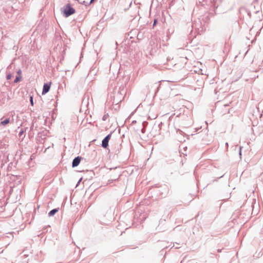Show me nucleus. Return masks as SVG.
<instances>
[{
	"instance_id": "6",
	"label": "nucleus",
	"mask_w": 263,
	"mask_h": 263,
	"mask_svg": "<svg viewBox=\"0 0 263 263\" xmlns=\"http://www.w3.org/2000/svg\"><path fill=\"white\" fill-rule=\"evenodd\" d=\"M9 122V119H6L5 120L2 121L0 123V125H2V126H5L6 124H7Z\"/></svg>"
},
{
	"instance_id": "1",
	"label": "nucleus",
	"mask_w": 263,
	"mask_h": 263,
	"mask_svg": "<svg viewBox=\"0 0 263 263\" xmlns=\"http://www.w3.org/2000/svg\"><path fill=\"white\" fill-rule=\"evenodd\" d=\"M62 11L65 17H68L76 12L75 9L70 3L67 4L62 9Z\"/></svg>"
},
{
	"instance_id": "8",
	"label": "nucleus",
	"mask_w": 263,
	"mask_h": 263,
	"mask_svg": "<svg viewBox=\"0 0 263 263\" xmlns=\"http://www.w3.org/2000/svg\"><path fill=\"white\" fill-rule=\"evenodd\" d=\"M30 103H31L32 106H33V97H30Z\"/></svg>"
},
{
	"instance_id": "2",
	"label": "nucleus",
	"mask_w": 263,
	"mask_h": 263,
	"mask_svg": "<svg viewBox=\"0 0 263 263\" xmlns=\"http://www.w3.org/2000/svg\"><path fill=\"white\" fill-rule=\"evenodd\" d=\"M51 84V82L44 84L42 93L43 95H45L49 91Z\"/></svg>"
},
{
	"instance_id": "10",
	"label": "nucleus",
	"mask_w": 263,
	"mask_h": 263,
	"mask_svg": "<svg viewBox=\"0 0 263 263\" xmlns=\"http://www.w3.org/2000/svg\"><path fill=\"white\" fill-rule=\"evenodd\" d=\"M23 133V131H22V132H20V135L21 136Z\"/></svg>"
},
{
	"instance_id": "12",
	"label": "nucleus",
	"mask_w": 263,
	"mask_h": 263,
	"mask_svg": "<svg viewBox=\"0 0 263 263\" xmlns=\"http://www.w3.org/2000/svg\"><path fill=\"white\" fill-rule=\"evenodd\" d=\"M14 82L15 83H16V77L15 78V80H14Z\"/></svg>"
},
{
	"instance_id": "11",
	"label": "nucleus",
	"mask_w": 263,
	"mask_h": 263,
	"mask_svg": "<svg viewBox=\"0 0 263 263\" xmlns=\"http://www.w3.org/2000/svg\"><path fill=\"white\" fill-rule=\"evenodd\" d=\"M17 82L20 81V78L17 77Z\"/></svg>"
},
{
	"instance_id": "3",
	"label": "nucleus",
	"mask_w": 263,
	"mask_h": 263,
	"mask_svg": "<svg viewBox=\"0 0 263 263\" xmlns=\"http://www.w3.org/2000/svg\"><path fill=\"white\" fill-rule=\"evenodd\" d=\"M111 138V135H108L102 141V146L104 148H107L108 145V142Z\"/></svg>"
},
{
	"instance_id": "7",
	"label": "nucleus",
	"mask_w": 263,
	"mask_h": 263,
	"mask_svg": "<svg viewBox=\"0 0 263 263\" xmlns=\"http://www.w3.org/2000/svg\"><path fill=\"white\" fill-rule=\"evenodd\" d=\"M93 1H94V0H91L90 2H89V3H86L85 1H82V2H80V3H81L82 4H83V5H87V4H91Z\"/></svg>"
},
{
	"instance_id": "5",
	"label": "nucleus",
	"mask_w": 263,
	"mask_h": 263,
	"mask_svg": "<svg viewBox=\"0 0 263 263\" xmlns=\"http://www.w3.org/2000/svg\"><path fill=\"white\" fill-rule=\"evenodd\" d=\"M58 209H53L49 212L48 215L49 216H53L57 212H58Z\"/></svg>"
},
{
	"instance_id": "9",
	"label": "nucleus",
	"mask_w": 263,
	"mask_h": 263,
	"mask_svg": "<svg viewBox=\"0 0 263 263\" xmlns=\"http://www.w3.org/2000/svg\"><path fill=\"white\" fill-rule=\"evenodd\" d=\"M11 78V75L10 74H9L7 76V79L9 80Z\"/></svg>"
},
{
	"instance_id": "4",
	"label": "nucleus",
	"mask_w": 263,
	"mask_h": 263,
	"mask_svg": "<svg viewBox=\"0 0 263 263\" xmlns=\"http://www.w3.org/2000/svg\"><path fill=\"white\" fill-rule=\"evenodd\" d=\"M81 158L80 157H77L76 158H75L73 160V162H72V167H76V166H77L80 161H81Z\"/></svg>"
}]
</instances>
